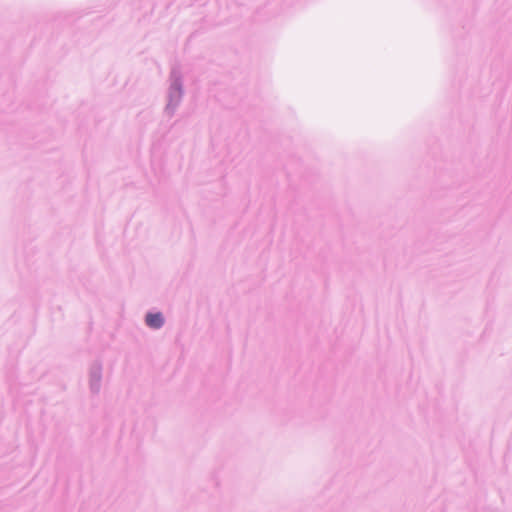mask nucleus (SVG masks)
<instances>
[{"label": "nucleus", "mask_w": 512, "mask_h": 512, "mask_svg": "<svg viewBox=\"0 0 512 512\" xmlns=\"http://www.w3.org/2000/svg\"><path fill=\"white\" fill-rule=\"evenodd\" d=\"M163 317L160 313L148 314L146 316V324L154 329L160 328L163 325Z\"/></svg>", "instance_id": "obj_1"}]
</instances>
